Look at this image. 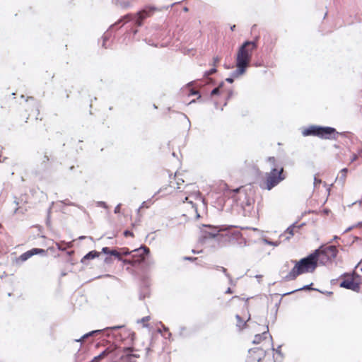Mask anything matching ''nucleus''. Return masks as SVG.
<instances>
[{
	"label": "nucleus",
	"instance_id": "43",
	"mask_svg": "<svg viewBox=\"0 0 362 362\" xmlns=\"http://www.w3.org/2000/svg\"><path fill=\"white\" fill-rule=\"evenodd\" d=\"M272 350L275 351L277 354L283 356V354L281 351V345L278 346L276 349L274 348L272 341Z\"/></svg>",
	"mask_w": 362,
	"mask_h": 362
},
{
	"label": "nucleus",
	"instance_id": "6",
	"mask_svg": "<svg viewBox=\"0 0 362 362\" xmlns=\"http://www.w3.org/2000/svg\"><path fill=\"white\" fill-rule=\"evenodd\" d=\"M47 254V251L45 249L33 247L23 254H21L18 257L15 259V263L17 265H21L23 262L27 261L28 259L32 257L34 255H41L46 256Z\"/></svg>",
	"mask_w": 362,
	"mask_h": 362
},
{
	"label": "nucleus",
	"instance_id": "56",
	"mask_svg": "<svg viewBox=\"0 0 362 362\" xmlns=\"http://www.w3.org/2000/svg\"><path fill=\"white\" fill-rule=\"evenodd\" d=\"M122 206V204H118L114 210L115 214H119L120 213V207Z\"/></svg>",
	"mask_w": 362,
	"mask_h": 362
},
{
	"label": "nucleus",
	"instance_id": "17",
	"mask_svg": "<svg viewBox=\"0 0 362 362\" xmlns=\"http://www.w3.org/2000/svg\"><path fill=\"white\" fill-rule=\"evenodd\" d=\"M149 282L147 278H143L141 283V288L139 298L140 300H144L146 297L148 296L149 291Z\"/></svg>",
	"mask_w": 362,
	"mask_h": 362
},
{
	"label": "nucleus",
	"instance_id": "36",
	"mask_svg": "<svg viewBox=\"0 0 362 362\" xmlns=\"http://www.w3.org/2000/svg\"><path fill=\"white\" fill-rule=\"evenodd\" d=\"M113 252V248L111 249L108 247H103L101 250V253L106 255L107 256H111L112 252Z\"/></svg>",
	"mask_w": 362,
	"mask_h": 362
},
{
	"label": "nucleus",
	"instance_id": "9",
	"mask_svg": "<svg viewBox=\"0 0 362 362\" xmlns=\"http://www.w3.org/2000/svg\"><path fill=\"white\" fill-rule=\"evenodd\" d=\"M203 228H208L209 230H206L201 229L202 235L199 238L201 243H204L208 238H215L220 233V230L216 226L212 225L202 224Z\"/></svg>",
	"mask_w": 362,
	"mask_h": 362
},
{
	"label": "nucleus",
	"instance_id": "7",
	"mask_svg": "<svg viewBox=\"0 0 362 362\" xmlns=\"http://www.w3.org/2000/svg\"><path fill=\"white\" fill-rule=\"evenodd\" d=\"M339 132L332 127L319 125L317 137L321 139L337 140Z\"/></svg>",
	"mask_w": 362,
	"mask_h": 362
},
{
	"label": "nucleus",
	"instance_id": "3",
	"mask_svg": "<svg viewBox=\"0 0 362 362\" xmlns=\"http://www.w3.org/2000/svg\"><path fill=\"white\" fill-rule=\"evenodd\" d=\"M284 170L283 166L274 165V167H272L270 172L266 173L264 188L271 190L284 180L286 177L284 174Z\"/></svg>",
	"mask_w": 362,
	"mask_h": 362
},
{
	"label": "nucleus",
	"instance_id": "8",
	"mask_svg": "<svg viewBox=\"0 0 362 362\" xmlns=\"http://www.w3.org/2000/svg\"><path fill=\"white\" fill-rule=\"evenodd\" d=\"M132 252H136L133 257L134 259H138L137 264L146 263L151 254L150 249L143 245L140 247L133 250Z\"/></svg>",
	"mask_w": 362,
	"mask_h": 362
},
{
	"label": "nucleus",
	"instance_id": "60",
	"mask_svg": "<svg viewBox=\"0 0 362 362\" xmlns=\"http://www.w3.org/2000/svg\"><path fill=\"white\" fill-rule=\"evenodd\" d=\"M356 225H354V226H349L344 231V233H347L349 231H350L351 230H352L354 227H356Z\"/></svg>",
	"mask_w": 362,
	"mask_h": 362
},
{
	"label": "nucleus",
	"instance_id": "12",
	"mask_svg": "<svg viewBox=\"0 0 362 362\" xmlns=\"http://www.w3.org/2000/svg\"><path fill=\"white\" fill-rule=\"evenodd\" d=\"M239 47H243V53L252 59L253 51L257 47V40H245Z\"/></svg>",
	"mask_w": 362,
	"mask_h": 362
},
{
	"label": "nucleus",
	"instance_id": "11",
	"mask_svg": "<svg viewBox=\"0 0 362 362\" xmlns=\"http://www.w3.org/2000/svg\"><path fill=\"white\" fill-rule=\"evenodd\" d=\"M37 160L40 162V167L42 170H47L49 166L50 157L52 156L51 152H49L47 149H42L37 151Z\"/></svg>",
	"mask_w": 362,
	"mask_h": 362
},
{
	"label": "nucleus",
	"instance_id": "26",
	"mask_svg": "<svg viewBox=\"0 0 362 362\" xmlns=\"http://www.w3.org/2000/svg\"><path fill=\"white\" fill-rule=\"evenodd\" d=\"M119 262H122L124 264H130L134 266L137 265L138 259H134L132 255L131 259H124L122 257V260H119Z\"/></svg>",
	"mask_w": 362,
	"mask_h": 362
},
{
	"label": "nucleus",
	"instance_id": "58",
	"mask_svg": "<svg viewBox=\"0 0 362 362\" xmlns=\"http://www.w3.org/2000/svg\"><path fill=\"white\" fill-rule=\"evenodd\" d=\"M167 187H161L153 195V197H155L156 194H159L160 192H163L164 189H166Z\"/></svg>",
	"mask_w": 362,
	"mask_h": 362
},
{
	"label": "nucleus",
	"instance_id": "50",
	"mask_svg": "<svg viewBox=\"0 0 362 362\" xmlns=\"http://www.w3.org/2000/svg\"><path fill=\"white\" fill-rule=\"evenodd\" d=\"M162 327H163V331L165 332L168 333V339H170V337L172 336V334L171 332H169V328L163 325H162Z\"/></svg>",
	"mask_w": 362,
	"mask_h": 362
},
{
	"label": "nucleus",
	"instance_id": "64",
	"mask_svg": "<svg viewBox=\"0 0 362 362\" xmlns=\"http://www.w3.org/2000/svg\"><path fill=\"white\" fill-rule=\"evenodd\" d=\"M229 280V284L230 285H235V281L232 279L231 276H230V277H227Z\"/></svg>",
	"mask_w": 362,
	"mask_h": 362
},
{
	"label": "nucleus",
	"instance_id": "22",
	"mask_svg": "<svg viewBox=\"0 0 362 362\" xmlns=\"http://www.w3.org/2000/svg\"><path fill=\"white\" fill-rule=\"evenodd\" d=\"M298 226V221L293 223L290 225L284 231L283 234L281 235V237H284L286 234H288V236L285 237V240H290L291 237L294 235V230L298 228L296 226Z\"/></svg>",
	"mask_w": 362,
	"mask_h": 362
},
{
	"label": "nucleus",
	"instance_id": "38",
	"mask_svg": "<svg viewBox=\"0 0 362 362\" xmlns=\"http://www.w3.org/2000/svg\"><path fill=\"white\" fill-rule=\"evenodd\" d=\"M103 42L102 46L105 48H107L106 47V42L109 39V32L107 31L103 36Z\"/></svg>",
	"mask_w": 362,
	"mask_h": 362
},
{
	"label": "nucleus",
	"instance_id": "53",
	"mask_svg": "<svg viewBox=\"0 0 362 362\" xmlns=\"http://www.w3.org/2000/svg\"><path fill=\"white\" fill-rule=\"evenodd\" d=\"M351 133L350 132H339V136H341L343 137H349V135H351Z\"/></svg>",
	"mask_w": 362,
	"mask_h": 362
},
{
	"label": "nucleus",
	"instance_id": "39",
	"mask_svg": "<svg viewBox=\"0 0 362 362\" xmlns=\"http://www.w3.org/2000/svg\"><path fill=\"white\" fill-rule=\"evenodd\" d=\"M62 204H65V205H68V206H77L78 207L79 209L81 208V206H79L78 205H77L76 204L74 203V202H70L69 200L68 199H65V200H63L61 202Z\"/></svg>",
	"mask_w": 362,
	"mask_h": 362
},
{
	"label": "nucleus",
	"instance_id": "18",
	"mask_svg": "<svg viewBox=\"0 0 362 362\" xmlns=\"http://www.w3.org/2000/svg\"><path fill=\"white\" fill-rule=\"evenodd\" d=\"M313 284L310 283V284L305 285V286H302L300 288H296V289L293 290L291 291H288V292H286L285 293H283L281 296H288V295L293 294V293H296V292L300 291H318V292H320V293H324V291H320L318 288H313Z\"/></svg>",
	"mask_w": 362,
	"mask_h": 362
},
{
	"label": "nucleus",
	"instance_id": "45",
	"mask_svg": "<svg viewBox=\"0 0 362 362\" xmlns=\"http://www.w3.org/2000/svg\"><path fill=\"white\" fill-rule=\"evenodd\" d=\"M189 95H198V97L197 98V100H201L202 99L201 94L198 91H197V90H191L190 93H189Z\"/></svg>",
	"mask_w": 362,
	"mask_h": 362
},
{
	"label": "nucleus",
	"instance_id": "32",
	"mask_svg": "<svg viewBox=\"0 0 362 362\" xmlns=\"http://www.w3.org/2000/svg\"><path fill=\"white\" fill-rule=\"evenodd\" d=\"M123 327H124V325L107 327L104 328L103 329H104V332H109V331L117 330V329H122Z\"/></svg>",
	"mask_w": 362,
	"mask_h": 362
},
{
	"label": "nucleus",
	"instance_id": "44",
	"mask_svg": "<svg viewBox=\"0 0 362 362\" xmlns=\"http://www.w3.org/2000/svg\"><path fill=\"white\" fill-rule=\"evenodd\" d=\"M189 203L190 204H192V208L194 209V211H195V212H196V218H199L200 217V215H199V214L198 213L197 207L196 204H195L193 202H192V201L189 202Z\"/></svg>",
	"mask_w": 362,
	"mask_h": 362
},
{
	"label": "nucleus",
	"instance_id": "20",
	"mask_svg": "<svg viewBox=\"0 0 362 362\" xmlns=\"http://www.w3.org/2000/svg\"><path fill=\"white\" fill-rule=\"evenodd\" d=\"M269 337L271 339V341H272V337L269 332V328L268 326H267V330L263 332L262 334H257L255 335L254 339L252 341V343L255 344H259L263 339H267V337Z\"/></svg>",
	"mask_w": 362,
	"mask_h": 362
},
{
	"label": "nucleus",
	"instance_id": "59",
	"mask_svg": "<svg viewBox=\"0 0 362 362\" xmlns=\"http://www.w3.org/2000/svg\"><path fill=\"white\" fill-rule=\"evenodd\" d=\"M182 115L185 117V119H187V122H188V129H189L190 127H191L190 121H189V118L187 117V116L185 114H182Z\"/></svg>",
	"mask_w": 362,
	"mask_h": 362
},
{
	"label": "nucleus",
	"instance_id": "46",
	"mask_svg": "<svg viewBox=\"0 0 362 362\" xmlns=\"http://www.w3.org/2000/svg\"><path fill=\"white\" fill-rule=\"evenodd\" d=\"M264 241L266 244L269 245H273V246H278L279 243H276V242H273L270 240H268V239H264Z\"/></svg>",
	"mask_w": 362,
	"mask_h": 362
},
{
	"label": "nucleus",
	"instance_id": "51",
	"mask_svg": "<svg viewBox=\"0 0 362 362\" xmlns=\"http://www.w3.org/2000/svg\"><path fill=\"white\" fill-rule=\"evenodd\" d=\"M233 94V90H230L228 93V95H227V98L226 99V102L225 103L223 104V106H226L227 105V103L228 101L230 100V98L232 97Z\"/></svg>",
	"mask_w": 362,
	"mask_h": 362
},
{
	"label": "nucleus",
	"instance_id": "41",
	"mask_svg": "<svg viewBox=\"0 0 362 362\" xmlns=\"http://www.w3.org/2000/svg\"><path fill=\"white\" fill-rule=\"evenodd\" d=\"M216 269L221 270L226 277H230V274L228 273L227 269L225 267L221 266H216Z\"/></svg>",
	"mask_w": 362,
	"mask_h": 362
},
{
	"label": "nucleus",
	"instance_id": "40",
	"mask_svg": "<svg viewBox=\"0 0 362 362\" xmlns=\"http://www.w3.org/2000/svg\"><path fill=\"white\" fill-rule=\"evenodd\" d=\"M267 161L269 162L272 167H274V165H279L276 163V158L274 156H269L267 158Z\"/></svg>",
	"mask_w": 362,
	"mask_h": 362
},
{
	"label": "nucleus",
	"instance_id": "61",
	"mask_svg": "<svg viewBox=\"0 0 362 362\" xmlns=\"http://www.w3.org/2000/svg\"><path fill=\"white\" fill-rule=\"evenodd\" d=\"M142 208H148L149 206L146 204V202H143L140 206Z\"/></svg>",
	"mask_w": 362,
	"mask_h": 362
},
{
	"label": "nucleus",
	"instance_id": "13",
	"mask_svg": "<svg viewBox=\"0 0 362 362\" xmlns=\"http://www.w3.org/2000/svg\"><path fill=\"white\" fill-rule=\"evenodd\" d=\"M361 281H354L353 279H343L339 286L346 289L358 293L361 290Z\"/></svg>",
	"mask_w": 362,
	"mask_h": 362
},
{
	"label": "nucleus",
	"instance_id": "54",
	"mask_svg": "<svg viewBox=\"0 0 362 362\" xmlns=\"http://www.w3.org/2000/svg\"><path fill=\"white\" fill-rule=\"evenodd\" d=\"M124 235L126 236V237H128V236H131V237H133L134 236V233L132 231L129 230H126L124 231Z\"/></svg>",
	"mask_w": 362,
	"mask_h": 362
},
{
	"label": "nucleus",
	"instance_id": "35",
	"mask_svg": "<svg viewBox=\"0 0 362 362\" xmlns=\"http://www.w3.org/2000/svg\"><path fill=\"white\" fill-rule=\"evenodd\" d=\"M111 256L116 258L118 261L122 260L121 255L117 248H113V252H112Z\"/></svg>",
	"mask_w": 362,
	"mask_h": 362
},
{
	"label": "nucleus",
	"instance_id": "2",
	"mask_svg": "<svg viewBox=\"0 0 362 362\" xmlns=\"http://www.w3.org/2000/svg\"><path fill=\"white\" fill-rule=\"evenodd\" d=\"M317 252V250H313L311 253L299 260L291 259V262L293 264L294 266L286 276H283L282 281H293L299 275L305 273H313L318 266L317 262L318 257Z\"/></svg>",
	"mask_w": 362,
	"mask_h": 362
},
{
	"label": "nucleus",
	"instance_id": "30",
	"mask_svg": "<svg viewBox=\"0 0 362 362\" xmlns=\"http://www.w3.org/2000/svg\"><path fill=\"white\" fill-rule=\"evenodd\" d=\"M292 264L291 261H286L281 267L279 270V274L281 275L282 274L286 272L290 267V264Z\"/></svg>",
	"mask_w": 362,
	"mask_h": 362
},
{
	"label": "nucleus",
	"instance_id": "28",
	"mask_svg": "<svg viewBox=\"0 0 362 362\" xmlns=\"http://www.w3.org/2000/svg\"><path fill=\"white\" fill-rule=\"evenodd\" d=\"M235 318L237 320L236 326L240 329H243L245 326L246 322H245L238 314L235 315Z\"/></svg>",
	"mask_w": 362,
	"mask_h": 362
},
{
	"label": "nucleus",
	"instance_id": "42",
	"mask_svg": "<svg viewBox=\"0 0 362 362\" xmlns=\"http://www.w3.org/2000/svg\"><path fill=\"white\" fill-rule=\"evenodd\" d=\"M104 263L107 264H111L112 262H113V259L112 257V256H107L105 257L104 260H103Z\"/></svg>",
	"mask_w": 362,
	"mask_h": 362
},
{
	"label": "nucleus",
	"instance_id": "23",
	"mask_svg": "<svg viewBox=\"0 0 362 362\" xmlns=\"http://www.w3.org/2000/svg\"><path fill=\"white\" fill-rule=\"evenodd\" d=\"M103 332H104L103 329L92 330V331L88 332V333L84 334L79 339H75V341L79 342L82 339H87V338H88L90 337H95V336L98 335V334H100V333H101Z\"/></svg>",
	"mask_w": 362,
	"mask_h": 362
},
{
	"label": "nucleus",
	"instance_id": "49",
	"mask_svg": "<svg viewBox=\"0 0 362 362\" xmlns=\"http://www.w3.org/2000/svg\"><path fill=\"white\" fill-rule=\"evenodd\" d=\"M183 260L185 261H189V262H194L197 259V257H191V256H185L183 257Z\"/></svg>",
	"mask_w": 362,
	"mask_h": 362
},
{
	"label": "nucleus",
	"instance_id": "63",
	"mask_svg": "<svg viewBox=\"0 0 362 362\" xmlns=\"http://www.w3.org/2000/svg\"><path fill=\"white\" fill-rule=\"evenodd\" d=\"M226 293H228V294H230V293H233V291L229 287L226 289V291H225Z\"/></svg>",
	"mask_w": 362,
	"mask_h": 362
},
{
	"label": "nucleus",
	"instance_id": "57",
	"mask_svg": "<svg viewBox=\"0 0 362 362\" xmlns=\"http://www.w3.org/2000/svg\"><path fill=\"white\" fill-rule=\"evenodd\" d=\"M220 62V58L218 57H215L213 58V64H212V66H214V64H215V66H216V64Z\"/></svg>",
	"mask_w": 362,
	"mask_h": 362
},
{
	"label": "nucleus",
	"instance_id": "16",
	"mask_svg": "<svg viewBox=\"0 0 362 362\" xmlns=\"http://www.w3.org/2000/svg\"><path fill=\"white\" fill-rule=\"evenodd\" d=\"M319 125L310 124L308 127L301 128V134L304 137L307 136H316L318 135Z\"/></svg>",
	"mask_w": 362,
	"mask_h": 362
},
{
	"label": "nucleus",
	"instance_id": "25",
	"mask_svg": "<svg viewBox=\"0 0 362 362\" xmlns=\"http://www.w3.org/2000/svg\"><path fill=\"white\" fill-rule=\"evenodd\" d=\"M354 269H356L354 268ZM344 276H353L354 278H355L356 279H357L358 281H361V275H359L358 274H357L355 270H354L351 273H348V272H344L343 273L341 276H340V278L341 277H344Z\"/></svg>",
	"mask_w": 362,
	"mask_h": 362
},
{
	"label": "nucleus",
	"instance_id": "15",
	"mask_svg": "<svg viewBox=\"0 0 362 362\" xmlns=\"http://www.w3.org/2000/svg\"><path fill=\"white\" fill-rule=\"evenodd\" d=\"M254 200L245 195V200L240 204L244 216H251L253 209Z\"/></svg>",
	"mask_w": 362,
	"mask_h": 362
},
{
	"label": "nucleus",
	"instance_id": "14",
	"mask_svg": "<svg viewBox=\"0 0 362 362\" xmlns=\"http://www.w3.org/2000/svg\"><path fill=\"white\" fill-rule=\"evenodd\" d=\"M132 347H126L124 349V354L119 357L118 362H136V359L139 355L132 353Z\"/></svg>",
	"mask_w": 362,
	"mask_h": 362
},
{
	"label": "nucleus",
	"instance_id": "5",
	"mask_svg": "<svg viewBox=\"0 0 362 362\" xmlns=\"http://www.w3.org/2000/svg\"><path fill=\"white\" fill-rule=\"evenodd\" d=\"M243 47H239L235 56V74H245L251 59L243 53Z\"/></svg>",
	"mask_w": 362,
	"mask_h": 362
},
{
	"label": "nucleus",
	"instance_id": "48",
	"mask_svg": "<svg viewBox=\"0 0 362 362\" xmlns=\"http://www.w3.org/2000/svg\"><path fill=\"white\" fill-rule=\"evenodd\" d=\"M97 206H100V207H103L104 209H107L108 207L107 204H106V202H103V201H99L97 202Z\"/></svg>",
	"mask_w": 362,
	"mask_h": 362
},
{
	"label": "nucleus",
	"instance_id": "33",
	"mask_svg": "<svg viewBox=\"0 0 362 362\" xmlns=\"http://www.w3.org/2000/svg\"><path fill=\"white\" fill-rule=\"evenodd\" d=\"M151 319V317L150 316H145L144 317H142L141 319H139L136 322L137 323H143V327H148V324H145L146 322H148V320H150Z\"/></svg>",
	"mask_w": 362,
	"mask_h": 362
},
{
	"label": "nucleus",
	"instance_id": "21",
	"mask_svg": "<svg viewBox=\"0 0 362 362\" xmlns=\"http://www.w3.org/2000/svg\"><path fill=\"white\" fill-rule=\"evenodd\" d=\"M100 252L96 250H91L86 253L81 259V262L83 264H87V261L99 257Z\"/></svg>",
	"mask_w": 362,
	"mask_h": 362
},
{
	"label": "nucleus",
	"instance_id": "34",
	"mask_svg": "<svg viewBox=\"0 0 362 362\" xmlns=\"http://www.w3.org/2000/svg\"><path fill=\"white\" fill-rule=\"evenodd\" d=\"M111 256L116 258L118 261L122 260L121 255L117 248H113V252H112Z\"/></svg>",
	"mask_w": 362,
	"mask_h": 362
},
{
	"label": "nucleus",
	"instance_id": "52",
	"mask_svg": "<svg viewBox=\"0 0 362 362\" xmlns=\"http://www.w3.org/2000/svg\"><path fill=\"white\" fill-rule=\"evenodd\" d=\"M186 330V327H180V331H179V335L180 337H186V335L184 334V332Z\"/></svg>",
	"mask_w": 362,
	"mask_h": 362
},
{
	"label": "nucleus",
	"instance_id": "31",
	"mask_svg": "<svg viewBox=\"0 0 362 362\" xmlns=\"http://www.w3.org/2000/svg\"><path fill=\"white\" fill-rule=\"evenodd\" d=\"M117 249L119 250L121 256H128L132 252V251L129 250L127 247H120Z\"/></svg>",
	"mask_w": 362,
	"mask_h": 362
},
{
	"label": "nucleus",
	"instance_id": "29",
	"mask_svg": "<svg viewBox=\"0 0 362 362\" xmlns=\"http://www.w3.org/2000/svg\"><path fill=\"white\" fill-rule=\"evenodd\" d=\"M348 171H349V170L347 168H344L343 169H341V175L339 178L337 177L336 180H339V182H340L343 184L345 180V178H346Z\"/></svg>",
	"mask_w": 362,
	"mask_h": 362
},
{
	"label": "nucleus",
	"instance_id": "55",
	"mask_svg": "<svg viewBox=\"0 0 362 362\" xmlns=\"http://www.w3.org/2000/svg\"><path fill=\"white\" fill-rule=\"evenodd\" d=\"M321 182H322V180L320 179L317 178L315 176L314 177V182H313L314 187H316L317 185H320Z\"/></svg>",
	"mask_w": 362,
	"mask_h": 362
},
{
	"label": "nucleus",
	"instance_id": "19",
	"mask_svg": "<svg viewBox=\"0 0 362 362\" xmlns=\"http://www.w3.org/2000/svg\"><path fill=\"white\" fill-rule=\"evenodd\" d=\"M112 3L122 10H128L134 7L130 0H112Z\"/></svg>",
	"mask_w": 362,
	"mask_h": 362
},
{
	"label": "nucleus",
	"instance_id": "10",
	"mask_svg": "<svg viewBox=\"0 0 362 362\" xmlns=\"http://www.w3.org/2000/svg\"><path fill=\"white\" fill-rule=\"evenodd\" d=\"M248 353L249 356L246 362H261L265 356V351L263 350V349L259 347L250 349Z\"/></svg>",
	"mask_w": 362,
	"mask_h": 362
},
{
	"label": "nucleus",
	"instance_id": "4",
	"mask_svg": "<svg viewBox=\"0 0 362 362\" xmlns=\"http://www.w3.org/2000/svg\"><path fill=\"white\" fill-rule=\"evenodd\" d=\"M315 250H317L318 257L317 262L318 264L326 265L327 263L330 262L337 257L338 254V250L335 246H320Z\"/></svg>",
	"mask_w": 362,
	"mask_h": 362
},
{
	"label": "nucleus",
	"instance_id": "1",
	"mask_svg": "<svg viewBox=\"0 0 362 362\" xmlns=\"http://www.w3.org/2000/svg\"><path fill=\"white\" fill-rule=\"evenodd\" d=\"M176 3H173L170 6H163L161 7H157L154 5H146L141 9L138 10L136 13H128L122 16L117 22L110 27L112 29L115 26L122 24L121 27L124 24L130 22L136 27H141L144 21L153 16L156 11H162L163 10H168L169 8L173 7Z\"/></svg>",
	"mask_w": 362,
	"mask_h": 362
},
{
	"label": "nucleus",
	"instance_id": "62",
	"mask_svg": "<svg viewBox=\"0 0 362 362\" xmlns=\"http://www.w3.org/2000/svg\"><path fill=\"white\" fill-rule=\"evenodd\" d=\"M182 182H184V180L182 179H179L177 181V188L179 189L180 187L179 185H181Z\"/></svg>",
	"mask_w": 362,
	"mask_h": 362
},
{
	"label": "nucleus",
	"instance_id": "47",
	"mask_svg": "<svg viewBox=\"0 0 362 362\" xmlns=\"http://www.w3.org/2000/svg\"><path fill=\"white\" fill-rule=\"evenodd\" d=\"M132 28L130 29L129 32L132 33L133 34V35H136L138 32H139V30L137 29L138 27H136L134 26L132 23Z\"/></svg>",
	"mask_w": 362,
	"mask_h": 362
},
{
	"label": "nucleus",
	"instance_id": "24",
	"mask_svg": "<svg viewBox=\"0 0 362 362\" xmlns=\"http://www.w3.org/2000/svg\"><path fill=\"white\" fill-rule=\"evenodd\" d=\"M217 72V69H216V66H215V64H214V66H212L211 69H210L209 70H207L206 71H204V78H205L206 79H209V81H212V83L213 84H215V81L214 79L209 78V76L211 74H214L215 73Z\"/></svg>",
	"mask_w": 362,
	"mask_h": 362
},
{
	"label": "nucleus",
	"instance_id": "27",
	"mask_svg": "<svg viewBox=\"0 0 362 362\" xmlns=\"http://www.w3.org/2000/svg\"><path fill=\"white\" fill-rule=\"evenodd\" d=\"M235 70L232 71L230 73V76L226 78V82H228V83H233L234 82L235 78H237L239 76L243 75V74H235Z\"/></svg>",
	"mask_w": 362,
	"mask_h": 362
},
{
	"label": "nucleus",
	"instance_id": "37",
	"mask_svg": "<svg viewBox=\"0 0 362 362\" xmlns=\"http://www.w3.org/2000/svg\"><path fill=\"white\" fill-rule=\"evenodd\" d=\"M221 94V90L219 89V87H216L213 88L210 93V97L214 96V95H219Z\"/></svg>",
	"mask_w": 362,
	"mask_h": 362
}]
</instances>
